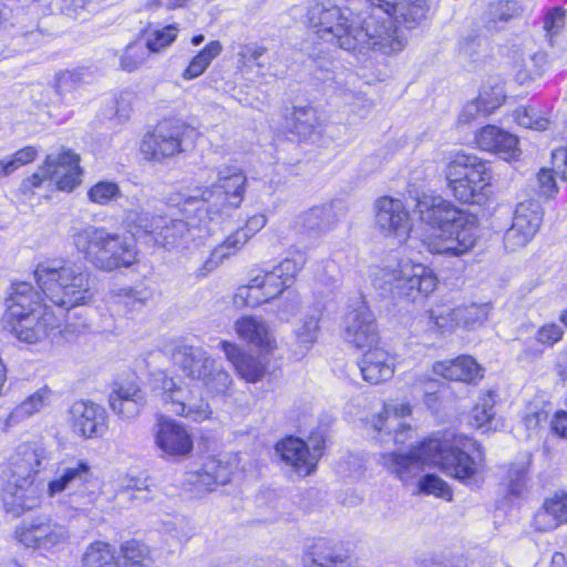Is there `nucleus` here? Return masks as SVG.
I'll return each instance as SVG.
<instances>
[{"label":"nucleus","mask_w":567,"mask_h":567,"mask_svg":"<svg viewBox=\"0 0 567 567\" xmlns=\"http://www.w3.org/2000/svg\"><path fill=\"white\" fill-rule=\"evenodd\" d=\"M417 491L422 494H433L437 497L450 501L452 491L441 477L435 474H426L417 482Z\"/></svg>","instance_id":"obj_56"},{"label":"nucleus","mask_w":567,"mask_h":567,"mask_svg":"<svg viewBox=\"0 0 567 567\" xmlns=\"http://www.w3.org/2000/svg\"><path fill=\"white\" fill-rule=\"evenodd\" d=\"M83 567H120L115 549L104 542H94L85 550Z\"/></svg>","instance_id":"obj_45"},{"label":"nucleus","mask_w":567,"mask_h":567,"mask_svg":"<svg viewBox=\"0 0 567 567\" xmlns=\"http://www.w3.org/2000/svg\"><path fill=\"white\" fill-rule=\"evenodd\" d=\"M433 372L445 379L470 384H474L483 378L481 365L470 355H460L454 360L437 361L433 364Z\"/></svg>","instance_id":"obj_32"},{"label":"nucleus","mask_w":567,"mask_h":567,"mask_svg":"<svg viewBox=\"0 0 567 567\" xmlns=\"http://www.w3.org/2000/svg\"><path fill=\"white\" fill-rule=\"evenodd\" d=\"M249 240L247 230L239 228L230 234L221 244L216 246L209 257L197 268L196 278H205L208 274L215 270L226 258L235 255L240 250Z\"/></svg>","instance_id":"obj_33"},{"label":"nucleus","mask_w":567,"mask_h":567,"mask_svg":"<svg viewBox=\"0 0 567 567\" xmlns=\"http://www.w3.org/2000/svg\"><path fill=\"white\" fill-rule=\"evenodd\" d=\"M344 339L355 348H372L379 340L377 322L362 295L348 301L343 318Z\"/></svg>","instance_id":"obj_18"},{"label":"nucleus","mask_w":567,"mask_h":567,"mask_svg":"<svg viewBox=\"0 0 567 567\" xmlns=\"http://www.w3.org/2000/svg\"><path fill=\"white\" fill-rule=\"evenodd\" d=\"M564 330L559 324L549 323L538 329L536 339L539 343L545 346H554L561 340Z\"/></svg>","instance_id":"obj_63"},{"label":"nucleus","mask_w":567,"mask_h":567,"mask_svg":"<svg viewBox=\"0 0 567 567\" xmlns=\"http://www.w3.org/2000/svg\"><path fill=\"white\" fill-rule=\"evenodd\" d=\"M231 471L227 464L212 457L203 466L202 471L196 474L194 482L198 486L212 489L213 485H225L230 481Z\"/></svg>","instance_id":"obj_43"},{"label":"nucleus","mask_w":567,"mask_h":567,"mask_svg":"<svg viewBox=\"0 0 567 567\" xmlns=\"http://www.w3.org/2000/svg\"><path fill=\"white\" fill-rule=\"evenodd\" d=\"M323 449V439L316 441L311 450L305 441L295 436H288L276 444L277 454L299 476H308L315 472Z\"/></svg>","instance_id":"obj_20"},{"label":"nucleus","mask_w":567,"mask_h":567,"mask_svg":"<svg viewBox=\"0 0 567 567\" xmlns=\"http://www.w3.org/2000/svg\"><path fill=\"white\" fill-rule=\"evenodd\" d=\"M362 378L372 384L390 380L394 374V359L384 350L370 348L358 362Z\"/></svg>","instance_id":"obj_30"},{"label":"nucleus","mask_w":567,"mask_h":567,"mask_svg":"<svg viewBox=\"0 0 567 567\" xmlns=\"http://www.w3.org/2000/svg\"><path fill=\"white\" fill-rule=\"evenodd\" d=\"M221 50L223 47L219 41H210L190 60L182 74L183 79L193 80L202 75L212 61L220 54Z\"/></svg>","instance_id":"obj_46"},{"label":"nucleus","mask_w":567,"mask_h":567,"mask_svg":"<svg viewBox=\"0 0 567 567\" xmlns=\"http://www.w3.org/2000/svg\"><path fill=\"white\" fill-rule=\"evenodd\" d=\"M415 212L420 219L437 234L422 240L431 254L462 256L478 238L477 218L458 209L441 195L423 193L416 197Z\"/></svg>","instance_id":"obj_4"},{"label":"nucleus","mask_w":567,"mask_h":567,"mask_svg":"<svg viewBox=\"0 0 567 567\" xmlns=\"http://www.w3.org/2000/svg\"><path fill=\"white\" fill-rule=\"evenodd\" d=\"M495 395L488 392L482 395L472 410V425L487 432L495 429L493 425L495 416Z\"/></svg>","instance_id":"obj_47"},{"label":"nucleus","mask_w":567,"mask_h":567,"mask_svg":"<svg viewBox=\"0 0 567 567\" xmlns=\"http://www.w3.org/2000/svg\"><path fill=\"white\" fill-rule=\"evenodd\" d=\"M551 168H543L537 175L539 193L546 197L557 192L555 176L567 181V146L551 152Z\"/></svg>","instance_id":"obj_38"},{"label":"nucleus","mask_w":567,"mask_h":567,"mask_svg":"<svg viewBox=\"0 0 567 567\" xmlns=\"http://www.w3.org/2000/svg\"><path fill=\"white\" fill-rule=\"evenodd\" d=\"M18 540L25 547L39 550H52L64 545L70 533L65 525L49 516H37L24 519L16 529Z\"/></svg>","instance_id":"obj_19"},{"label":"nucleus","mask_w":567,"mask_h":567,"mask_svg":"<svg viewBox=\"0 0 567 567\" xmlns=\"http://www.w3.org/2000/svg\"><path fill=\"white\" fill-rule=\"evenodd\" d=\"M315 63V76L341 93H347L346 87L350 82H354L357 76L347 69H341L336 61L326 58H317Z\"/></svg>","instance_id":"obj_37"},{"label":"nucleus","mask_w":567,"mask_h":567,"mask_svg":"<svg viewBox=\"0 0 567 567\" xmlns=\"http://www.w3.org/2000/svg\"><path fill=\"white\" fill-rule=\"evenodd\" d=\"M37 150L32 146L23 147L11 156L0 159V177L8 176L16 172L19 167L31 163L37 157Z\"/></svg>","instance_id":"obj_54"},{"label":"nucleus","mask_w":567,"mask_h":567,"mask_svg":"<svg viewBox=\"0 0 567 567\" xmlns=\"http://www.w3.org/2000/svg\"><path fill=\"white\" fill-rule=\"evenodd\" d=\"M228 361L233 363L238 374L248 382L259 381L266 372V357H254L244 353L236 344L229 341L219 342Z\"/></svg>","instance_id":"obj_31"},{"label":"nucleus","mask_w":567,"mask_h":567,"mask_svg":"<svg viewBox=\"0 0 567 567\" xmlns=\"http://www.w3.org/2000/svg\"><path fill=\"white\" fill-rule=\"evenodd\" d=\"M371 281L382 293H391L411 301L429 296L437 284L431 269L406 257L373 269Z\"/></svg>","instance_id":"obj_10"},{"label":"nucleus","mask_w":567,"mask_h":567,"mask_svg":"<svg viewBox=\"0 0 567 567\" xmlns=\"http://www.w3.org/2000/svg\"><path fill=\"white\" fill-rule=\"evenodd\" d=\"M374 208L375 223L385 236H393L399 243L409 238L412 224L401 199L383 196L377 199Z\"/></svg>","instance_id":"obj_22"},{"label":"nucleus","mask_w":567,"mask_h":567,"mask_svg":"<svg viewBox=\"0 0 567 567\" xmlns=\"http://www.w3.org/2000/svg\"><path fill=\"white\" fill-rule=\"evenodd\" d=\"M303 567H354L350 559L337 554L329 542L313 540L302 555Z\"/></svg>","instance_id":"obj_36"},{"label":"nucleus","mask_w":567,"mask_h":567,"mask_svg":"<svg viewBox=\"0 0 567 567\" xmlns=\"http://www.w3.org/2000/svg\"><path fill=\"white\" fill-rule=\"evenodd\" d=\"M566 11L561 7H554L546 11L543 28L550 38L558 34L565 27Z\"/></svg>","instance_id":"obj_60"},{"label":"nucleus","mask_w":567,"mask_h":567,"mask_svg":"<svg viewBox=\"0 0 567 567\" xmlns=\"http://www.w3.org/2000/svg\"><path fill=\"white\" fill-rule=\"evenodd\" d=\"M475 140L481 150L495 153L504 159L519 156L518 138L495 125H486L481 128Z\"/></svg>","instance_id":"obj_29"},{"label":"nucleus","mask_w":567,"mask_h":567,"mask_svg":"<svg viewBox=\"0 0 567 567\" xmlns=\"http://www.w3.org/2000/svg\"><path fill=\"white\" fill-rule=\"evenodd\" d=\"M155 441L158 449L172 456L187 455L193 449L188 432L172 420L161 419L157 423Z\"/></svg>","instance_id":"obj_28"},{"label":"nucleus","mask_w":567,"mask_h":567,"mask_svg":"<svg viewBox=\"0 0 567 567\" xmlns=\"http://www.w3.org/2000/svg\"><path fill=\"white\" fill-rule=\"evenodd\" d=\"M197 135L195 128L178 118H165L146 133L141 153L148 161L162 162L184 152V144Z\"/></svg>","instance_id":"obj_16"},{"label":"nucleus","mask_w":567,"mask_h":567,"mask_svg":"<svg viewBox=\"0 0 567 567\" xmlns=\"http://www.w3.org/2000/svg\"><path fill=\"white\" fill-rule=\"evenodd\" d=\"M514 118L518 125L536 131L546 130L549 123L546 117L538 115L534 109L529 107H519L515 110Z\"/></svg>","instance_id":"obj_57"},{"label":"nucleus","mask_w":567,"mask_h":567,"mask_svg":"<svg viewBox=\"0 0 567 567\" xmlns=\"http://www.w3.org/2000/svg\"><path fill=\"white\" fill-rule=\"evenodd\" d=\"M34 278L45 298L64 310L89 303L94 295L91 274L79 262L59 258L40 261Z\"/></svg>","instance_id":"obj_6"},{"label":"nucleus","mask_w":567,"mask_h":567,"mask_svg":"<svg viewBox=\"0 0 567 567\" xmlns=\"http://www.w3.org/2000/svg\"><path fill=\"white\" fill-rule=\"evenodd\" d=\"M235 329L243 340L265 352H269L275 348L276 340L268 324L262 319L252 316L241 317L236 321Z\"/></svg>","instance_id":"obj_34"},{"label":"nucleus","mask_w":567,"mask_h":567,"mask_svg":"<svg viewBox=\"0 0 567 567\" xmlns=\"http://www.w3.org/2000/svg\"><path fill=\"white\" fill-rule=\"evenodd\" d=\"M69 414L73 431L85 439L102 436L106 431V412L96 403L76 401L71 405Z\"/></svg>","instance_id":"obj_24"},{"label":"nucleus","mask_w":567,"mask_h":567,"mask_svg":"<svg viewBox=\"0 0 567 567\" xmlns=\"http://www.w3.org/2000/svg\"><path fill=\"white\" fill-rule=\"evenodd\" d=\"M72 243L87 262L102 271L128 268L137 260L134 239L110 233L104 227L73 228Z\"/></svg>","instance_id":"obj_8"},{"label":"nucleus","mask_w":567,"mask_h":567,"mask_svg":"<svg viewBox=\"0 0 567 567\" xmlns=\"http://www.w3.org/2000/svg\"><path fill=\"white\" fill-rule=\"evenodd\" d=\"M266 54V49L257 44H248L241 48L239 55V63L244 66L256 65L264 68L261 58Z\"/></svg>","instance_id":"obj_61"},{"label":"nucleus","mask_w":567,"mask_h":567,"mask_svg":"<svg viewBox=\"0 0 567 567\" xmlns=\"http://www.w3.org/2000/svg\"><path fill=\"white\" fill-rule=\"evenodd\" d=\"M467 444L472 443L468 440L463 442L461 437L447 432L422 441L408 453H383L380 462L403 482L415 476L429 464L440 467L446 475L464 484L476 485L481 460L463 450Z\"/></svg>","instance_id":"obj_3"},{"label":"nucleus","mask_w":567,"mask_h":567,"mask_svg":"<svg viewBox=\"0 0 567 567\" xmlns=\"http://www.w3.org/2000/svg\"><path fill=\"white\" fill-rule=\"evenodd\" d=\"M519 9L518 2L514 0L491 2L483 14V21L488 30H497L501 28L499 23L516 17Z\"/></svg>","instance_id":"obj_44"},{"label":"nucleus","mask_w":567,"mask_h":567,"mask_svg":"<svg viewBox=\"0 0 567 567\" xmlns=\"http://www.w3.org/2000/svg\"><path fill=\"white\" fill-rule=\"evenodd\" d=\"M505 100V91L503 86H497L494 91V97L492 101H487V93H480L476 100L468 102L460 114V122L470 123L477 115L491 114L494 112Z\"/></svg>","instance_id":"obj_40"},{"label":"nucleus","mask_w":567,"mask_h":567,"mask_svg":"<svg viewBox=\"0 0 567 567\" xmlns=\"http://www.w3.org/2000/svg\"><path fill=\"white\" fill-rule=\"evenodd\" d=\"M456 317L458 327L466 329H474L485 322L488 317L489 305L488 303H471L467 306L457 307Z\"/></svg>","instance_id":"obj_50"},{"label":"nucleus","mask_w":567,"mask_h":567,"mask_svg":"<svg viewBox=\"0 0 567 567\" xmlns=\"http://www.w3.org/2000/svg\"><path fill=\"white\" fill-rule=\"evenodd\" d=\"M410 413L409 403H384L383 411L372 417L371 427L382 442L393 441L396 445L404 444L411 427L402 419Z\"/></svg>","instance_id":"obj_23"},{"label":"nucleus","mask_w":567,"mask_h":567,"mask_svg":"<svg viewBox=\"0 0 567 567\" xmlns=\"http://www.w3.org/2000/svg\"><path fill=\"white\" fill-rule=\"evenodd\" d=\"M47 458L48 452L42 446H19L2 488L3 504L8 513L20 516L41 504L43 485L35 483L34 476Z\"/></svg>","instance_id":"obj_7"},{"label":"nucleus","mask_w":567,"mask_h":567,"mask_svg":"<svg viewBox=\"0 0 567 567\" xmlns=\"http://www.w3.org/2000/svg\"><path fill=\"white\" fill-rule=\"evenodd\" d=\"M488 40L482 35L464 39L460 44V61L470 70H475L487 58Z\"/></svg>","instance_id":"obj_41"},{"label":"nucleus","mask_w":567,"mask_h":567,"mask_svg":"<svg viewBox=\"0 0 567 567\" xmlns=\"http://www.w3.org/2000/svg\"><path fill=\"white\" fill-rule=\"evenodd\" d=\"M47 494L51 498L65 494L64 503L75 511H85L93 505L99 493L90 463L78 456L61 460L47 485Z\"/></svg>","instance_id":"obj_11"},{"label":"nucleus","mask_w":567,"mask_h":567,"mask_svg":"<svg viewBox=\"0 0 567 567\" xmlns=\"http://www.w3.org/2000/svg\"><path fill=\"white\" fill-rule=\"evenodd\" d=\"M82 81V71L81 70H72L61 72L56 76V93L60 95L65 94L66 92H71L76 87V85Z\"/></svg>","instance_id":"obj_62"},{"label":"nucleus","mask_w":567,"mask_h":567,"mask_svg":"<svg viewBox=\"0 0 567 567\" xmlns=\"http://www.w3.org/2000/svg\"><path fill=\"white\" fill-rule=\"evenodd\" d=\"M178 28L176 24L155 28L147 33L145 44L150 52L158 53L169 47L176 40Z\"/></svg>","instance_id":"obj_53"},{"label":"nucleus","mask_w":567,"mask_h":567,"mask_svg":"<svg viewBox=\"0 0 567 567\" xmlns=\"http://www.w3.org/2000/svg\"><path fill=\"white\" fill-rule=\"evenodd\" d=\"M456 309L450 306H437L427 311L429 329L433 332L444 333L458 327Z\"/></svg>","instance_id":"obj_49"},{"label":"nucleus","mask_w":567,"mask_h":567,"mask_svg":"<svg viewBox=\"0 0 567 567\" xmlns=\"http://www.w3.org/2000/svg\"><path fill=\"white\" fill-rule=\"evenodd\" d=\"M321 309L316 308L298 319L292 329L296 342L303 349L302 355L317 342L320 331Z\"/></svg>","instance_id":"obj_39"},{"label":"nucleus","mask_w":567,"mask_h":567,"mask_svg":"<svg viewBox=\"0 0 567 567\" xmlns=\"http://www.w3.org/2000/svg\"><path fill=\"white\" fill-rule=\"evenodd\" d=\"M3 327L19 342L37 344L54 336L60 321L31 284L18 282L6 298Z\"/></svg>","instance_id":"obj_5"},{"label":"nucleus","mask_w":567,"mask_h":567,"mask_svg":"<svg viewBox=\"0 0 567 567\" xmlns=\"http://www.w3.org/2000/svg\"><path fill=\"white\" fill-rule=\"evenodd\" d=\"M506 494L509 498H519L526 489L527 467L523 464L513 465L506 477Z\"/></svg>","instance_id":"obj_55"},{"label":"nucleus","mask_w":567,"mask_h":567,"mask_svg":"<svg viewBox=\"0 0 567 567\" xmlns=\"http://www.w3.org/2000/svg\"><path fill=\"white\" fill-rule=\"evenodd\" d=\"M365 11L354 8L316 4L309 10V22L319 38L355 54L380 51L391 54L405 45V35L398 27L412 29L429 9L426 0H367Z\"/></svg>","instance_id":"obj_1"},{"label":"nucleus","mask_w":567,"mask_h":567,"mask_svg":"<svg viewBox=\"0 0 567 567\" xmlns=\"http://www.w3.org/2000/svg\"><path fill=\"white\" fill-rule=\"evenodd\" d=\"M81 176L80 157L68 150L49 154L43 166L24 179L21 187L24 193H34L38 188L52 186L71 192L81 183Z\"/></svg>","instance_id":"obj_15"},{"label":"nucleus","mask_w":567,"mask_h":567,"mask_svg":"<svg viewBox=\"0 0 567 567\" xmlns=\"http://www.w3.org/2000/svg\"><path fill=\"white\" fill-rule=\"evenodd\" d=\"M564 523H567V493H556L547 498L533 518V525L539 532L551 530Z\"/></svg>","instance_id":"obj_35"},{"label":"nucleus","mask_w":567,"mask_h":567,"mask_svg":"<svg viewBox=\"0 0 567 567\" xmlns=\"http://www.w3.org/2000/svg\"><path fill=\"white\" fill-rule=\"evenodd\" d=\"M172 360L189 379L202 381L212 395L229 394L233 383L230 375L203 348L177 344L172 352Z\"/></svg>","instance_id":"obj_14"},{"label":"nucleus","mask_w":567,"mask_h":567,"mask_svg":"<svg viewBox=\"0 0 567 567\" xmlns=\"http://www.w3.org/2000/svg\"><path fill=\"white\" fill-rule=\"evenodd\" d=\"M334 223L336 214L332 205H324L297 215L290 227L297 237L316 238L329 230Z\"/></svg>","instance_id":"obj_27"},{"label":"nucleus","mask_w":567,"mask_h":567,"mask_svg":"<svg viewBox=\"0 0 567 567\" xmlns=\"http://www.w3.org/2000/svg\"><path fill=\"white\" fill-rule=\"evenodd\" d=\"M306 264L303 254L286 258L270 270H260L247 285L238 287L234 303L237 307L255 308L280 296L295 281Z\"/></svg>","instance_id":"obj_12"},{"label":"nucleus","mask_w":567,"mask_h":567,"mask_svg":"<svg viewBox=\"0 0 567 567\" xmlns=\"http://www.w3.org/2000/svg\"><path fill=\"white\" fill-rule=\"evenodd\" d=\"M123 567H152L147 547L137 540H127L121 546Z\"/></svg>","instance_id":"obj_51"},{"label":"nucleus","mask_w":567,"mask_h":567,"mask_svg":"<svg viewBox=\"0 0 567 567\" xmlns=\"http://www.w3.org/2000/svg\"><path fill=\"white\" fill-rule=\"evenodd\" d=\"M161 379L155 380L154 391L159 395L166 409L177 415L190 419L195 422L207 420L212 410L207 402L194 394V390L184 386L179 380L161 373Z\"/></svg>","instance_id":"obj_17"},{"label":"nucleus","mask_w":567,"mask_h":567,"mask_svg":"<svg viewBox=\"0 0 567 567\" xmlns=\"http://www.w3.org/2000/svg\"><path fill=\"white\" fill-rule=\"evenodd\" d=\"M185 190L169 198L173 206H177L185 219L174 218L161 208L154 207L150 202L137 197L126 199L123 205V223L134 237L148 235L154 243L168 250L190 249L192 246L199 247L210 236L212 221H204V213H198L196 206L192 212H185Z\"/></svg>","instance_id":"obj_2"},{"label":"nucleus","mask_w":567,"mask_h":567,"mask_svg":"<svg viewBox=\"0 0 567 567\" xmlns=\"http://www.w3.org/2000/svg\"><path fill=\"white\" fill-rule=\"evenodd\" d=\"M148 53L151 52L145 43H130L120 59L121 69L126 72L138 70L147 60Z\"/></svg>","instance_id":"obj_52"},{"label":"nucleus","mask_w":567,"mask_h":567,"mask_svg":"<svg viewBox=\"0 0 567 567\" xmlns=\"http://www.w3.org/2000/svg\"><path fill=\"white\" fill-rule=\"evenodd\" d=\"M120 194V188L113 182H99L87 193L91 202L99 205H106Z\"/></svg>","instance_id":"obj_58"},{"label":"nucleus","mask_w":567,"mask_h":567,"mask_svg":"<svg viewBox=\"0 0 567 567\" xmlns=\"http://www.w3.org/2000/svg\"><path fill=\"white\" fill-rule=\"evenodd\" d=\"M286 128L300 141L318 143L324 131L318 111L310 104L295 105L284 114Z\"/></svg>","instance_id":"obj_25"},{"label":"nucleus","mask_w":567,"mask_h":567,"mask_svg":"<svg viewBox=\"0 0 567 567\" xmlns=\"http://www.w3.org/2000/svg\"><path fill=\"white\" fill-rule=\"evenodd\" d=\"M217 179L210 186H196L185 189V212H192L196 206L198 213H204V221H214L226 207L237 208L244 199L247 178L241 169L225 166L216 172Z\"/></svg>","instance_id":"obj_9"},{"label":"nucleus","mask_w":567,"mask_h":567,"mask_svg":"<svg viewBox=\"0 0 567 567\" xmlns=\"http://www.w3.org/2000/svg\"><path fill=\"white\" fill-rule=\"evenodd\" d=\"M486 162L474 154L458 152L446 167V179L454 197L465 204L482 205L491 185Z\"/></svg>","instance_id":"obj_13"},{"label":"nucleus","mask_w":567,"mask_h":567,"mask_svg":"<svg viewBox=\"0 0 567 567\" xmlns=\"http://www.w3.org/2000/svg\"><path fill=\"white\" fill-rule=\"evenodd\" d=\"M51 391L45 386L28 396L20 405L16 406L4 420V427L9 429L24 417L39 412L48 402Z\"/></svg>","instance_id":"obj_42"},{"label":"nucleus","mask_w":567,"mask_h":567,"mask_svg":"<svg viewBox=\"0 0 567 567\" xmlns=\"http://www.w3.org/2000/svg\"><path fill=\"white\" fill-rule=\"evenodd\" d=\"M152 293L147 288H121L113 292V302L123 306L127 313L140 310L151 298Z\"/></svg>","instance_id":"obj_48"},{"label":"nucleus","mask_w":567,"mask_h":567,"mask_svg":"<svg viewBox=\"0 0 567 567\" xmlns=\"http://www.w3.org/2000/svg\"><path fill=\"white\" fill-rule=\"evenodd\" d=\"M546 419L547 413L545 410L530 404L525 409L524 414L522 416V422L528 431H534Z\"/></svg>","instance_id":"obj_64"},{"label":"nucleus","mask_w":567,"mask_h":567,"mask_svg":"<svg viewBox=\"0 0 567 567\" xmlns=\"http://www.w3.org/2000/svg\"><path fill=\"white\" fill-rule=\"evenodd\" d=\"M151 484H153V481L146 475H128L121 481L117 488V497L125 501L130 497V494L143 492V489H147Z\"/></svg>","instance_id":"obj_59"},{"label":"nucleus","mask_w":567,"mask_h":567,"mask_svg":"<svg viewBox=\"0 0 567 567\" xmlns=\"http://www.w3.org/2000/svg\"><path fill=\"white\" fill-rule=\"evenodd\" d=\"M112 411L121 419L136 417L146 404L144 391L135 382L116 383L109 396Z\"/></svg>","instance_id":"obj_26"},{"label":"nucleus","mask_w":567,"mask_h":567,"mask_svg":"<svg viewBox=\"0 0 567 567\" xmlns=\"http://www.w3.org/2000/svg\"><path fill=\"white\" fill-rule=\"evenodd\" d=\"M543 219L538 202L519 203L515 209L512 226L504 234V245L508 250L524 247L537 233Z\"/></svg>","instance_id":"obj_21"}]
</instances>
